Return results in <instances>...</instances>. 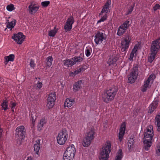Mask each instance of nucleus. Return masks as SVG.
Listing matches in <instances>:
<instances>
[{
    "instance_id": "nucleus-1",
    "label": "nucleus",
    "mask_w": 160,
    "mask_h": 160,
    "mask_svg": "<svg viewBox=\"0 0 160 160\" xmlns=\"http://www.w3.org/2000/svg\"><path fill=\"white\" fill-rule=\"evenodd\" d=\"M152 127L150 126L148 127L144 132L143 142L145 149L148 151L152 144V140L153 136V131Z\"/></svg>"
},
{
    "instance_id": "nucleus-2",
    "label": "nucleus",
    "mask_w": 160,
    "mask_h": 160,
    "mask_svg": "<svg viewBox=\"0 0 160 160\" xmlns=\"http://www.w3.org/2000/svg\"><path fill=\"white\" fill-rule=\"evenodd\" d=\"M118 92V89L115 87L111 88L104 91L102 95L103 101L108 103L114 99Z\"/></svg>"
},
{
    "instance_id": "nucleus-3",
    "label": "nucleus",
    "mask_w": 160,
    "mask_h": 160,
    "mask_svg": "<svg viewBox=\"0 0 160 160\" xmlns=\"http://www.w3.org/2000/svg\"><path fill=\"white\" fill-rule=\"evenodd\" d=\"M111 151V144L109 142H107L103 145L100 151V160H107Z\"/></svg>"
},
{
    "instance_id": "nucleus-4",
    "label": "nucleus",
    "mask_w": 160,
    "mask_h": 160,
    "mask_svg": "<svg viewBox=\"0 0 160 160\" xmlns=\"http://www.w3.org/2000/svg\"><path fill=\"white\" fill-rule=\"evenodd\" d=\"M68 132L65 129H62L58 133L57 137V142L60 145L64 144L68 139Z\"/></svg>"
},
{
    "instance_id": "nucleus-5",
    "label": "nucleus",
    "mask_w": 160,
    "mask_h": 160,
    "mask_svg": "<svg viewBox=\"0 0 160 160\" xmlns=\"http://www.w3.org/2000/svg\"><path fill=\"white\" fill-rule=\"evenodd\" d=\"M95 133L94 131L92 129L87 132L82 142V145L84 147H87L90 144L91 141L94 138Z\"/></svg>"
},
{
    "instance_id": "nucleus-6",
    "label": "nucleus",
    "mask_w": 160,
    "mask_h": 160,
    "mask_svg": "<svg viewBox=\"0 0 160 160\" xmlns=\"http://www.w3.org/2000/svg\"><path fill=\"white\" fill-rule=\"evenodd\" d=\"M131 39L129 36H126L125 38L122 40L121 43L120 48L121 50L123 53H122V56H124L126 54L127 51L128 49L130 44Z\"/></svg>"
},
{
    "instance_id": "nucleus-7",
    "label": "nucleus",
    "mask_w": 160,
    "mask_h": 160,
    "mask_svg": "<svg viewBox=\"0 0 160 160\" xmlns=\"http://www.w3.org/2000/svg\"><path fill=\"white\" fill-rule=\"evenodd\" d=\"M94 41L97 44H100L107 38V35L103 30H99L96 33L94 36Z\"/></svg>"
},
{
    "instance_id": "nucleus-8",
    "label": "nucleus",
    "mask_w": 160,
    "mask_h": 160,
    "mask_svg": "<svg viewBox=\"0 0 160 160\" xmlns=\"http://www.w3.org/2000/svg\"><path fill=\"white\" fill-rule=\"evenodd\" d=\"M138 73V69L137 65L134 66L132 70L128 77V82L130 83H132L135 82L137 79Z\"/></svg>"
},
{
    "instance_id": "nucleus-9",
    "label": "nucleus",
    "mask_w": 160,
    "mask_h": 160,
    "mask_svg": "<svg viewBox=\"0 0 160 160\" xmlns=\"http://www.w3.org/2000/svg\"><path fill=\"white\" fill-rule=\"evenodd\" d=\"M56 100V93L53 92L50 93L49 95L47 100V106L48 108L53 107L55 104Z\"/></svg>"
},
{
    "instance_id": "nucleus-10",
    "label": "nucleus",
    "mask_w": 160,
    "mask_h": 160,
    "mask_svg": "<svg viewBox=\"0 0 160 160\" xmlns=\"http://www.w3.org/2000/svg\"><path fill=\"white\" fill-rule=\"evenodd\" d=\"M160 50V37L156 40L152 41L151 46V52L157 53Z\"/></svg>"
},
{
    "instance_id": "nucleus-11",
    "label": "nucleus",
    "mask_w": 160,
    "mask_h": 160,
    "mask_svg": "<svg viewBox=\"0 0 160 160\" xmlns=\"http://www.w3.org/2000/svg\"><path fill=\"white\" fill-rule=\"evenodd\" d=\"M16 137L19 139L22 140L25 136V129L23 126L18 127L16 129Z\"/></svg>"
},
{
    "instance_id": "nucleus-12",
    "label": "nucleus",
    "mask_w": 160,
    "mask_h": 160,
    "mask_svg": "<svg viewBox=\"0 0 160 160\" xmlns=\"http://www.w3.org/2000/svg\"><path fill=\"white\" fill-rule=\"evenodd\" d=\"M129 21H126L119 27L118 30L117 35L120 36L122 35L128 29L129 25Z\"/></svg>"
},
{
    "instance_id": "nucleus-13",
    "label": "nucleus",
    "mask_w": 160,
    "mask_h": 160,
    "mask_svg": "<svg viewBox=\"0 0 160 160\" xmlns=\"http://www.w3.org/2000/svg\"><path fill=\"white\" fill-rule=\"evenodd\" d=\"M153 77V75L151 74L148 78L144 81V84L142 87V92H146L148 88H150L151 86V82L152 81V78Z\"/></svg>"
},
{
    "instance_id": "nucleus-14",
    "label": "nucleus",
    "mask_w": 160,
    "mask_h": 160,
    "mask_svg": "<svg viewBox=\"0 0 160 160\" xmlns=\"http://www.w3.org/2000/svg\"><path fill=\"white\" fill-rule=\"evenodd\" d=\"M12 38L18 44H21L23 42L25 38V36L22 33L19 32L17 34H14Z\"/></svg>"
},
{
    "instance_id": "nucleus-15",
    "label": "nucleus",
    "mask_w": 160,
    "mask_h": 160,
    "mask_svg": "<svg viewBox=\"0 0 160 160\" xmlns=\"http://www.w3.org/2000/svg\"><path fill=\"white\" fill-rule=\"evenodd\" d=\"M74 20L72 16H71L68 18L64 27L65 31L66 32L70 31L71 30L72 25L74 23Z\"/></svg>"
},
{
    "instance_id": "nucleus-16",
    "label": "nucleus",
    "mask_w": 160,
    "mask_h": 160,
    "mask_svg": "<svg viewBox=\"0 0 160 160\" xmlns=\"http://www.w3.org/2000/svg\"><path fill=\"white\" fill-rule=\"evenodd\" d=\"M76 152V148L74 145L72 144L67 148V150L64 153L71 156V158H74Z\"/></svg>"
},
{
    "instance_id": "nucleus-17",
    "label": "nucleus",
    "mask_w": 160,
    "mask_h": 160,
    "mask_svg": "<svg viewBox=\"0 0 160 160\" xmlns=\"http://www.w3.org/2000/svg\"><path fill=\"white\" fill-rule=\"evenodd\" d=\"M111 4V0H108L104 6L101 12L100 13L99 15H102V14L104 13L105 14H106L109 11V8Z\"/></svg>"
},
{
    "instance_id": "nucleus-18",
    "label": "nucleus",
    "mask_w": 160,
    "mask_h": 160,
    "mask_svg": "<svg viewBox=\"0 0 160 160\" xmlns=\"http://www.w3.org/2000/svg\"><path fill=\"white\" fill-rule=\"evenodd\" d=\"M126 129V125L125 122H123L121 125L119 129L118 135V138L120 141L122 140L123 135L125 133Z\"/></svg>"
},
{
    "instance_id": "nucleus-19",
    "label": "nucleus",
    "mask_w": 160,
    "mask_h": 160,
    "mask_svg": "<svg viewBox=\"0 0 160 160\" xmlns=\"http://www.w3.org/2000/svg\"><path fill=\"white\" fill-rule=\"evenodd\" d=\"M117 61V58L113 56H110L109 58L107 61V64L109 66V68L111 69L112 66L115 64Z\"/></svg>"
},
{
    "instance_id": "nucleus-20",
    "label": "nucleus",
    "mask_w": 160,
    "mask_h": 160,
    "mask_svg": "<svg viewBox=\"0 0 160 160\" xmlns=\"http://www.w3.org/2000/svg\"><path fill=\"white\" fill-rule=\"evenodd\" d=\"M158 105V101L157 100L154 101L151 103L148 108V113H152L156 109Z\"/></svg>"
},
{
    "instance_id": "nucleus-21",
    "label": "nucleus",
    "mask_w": 160,
    "mask_h": 160,
    "mask_svg": "<svg viewBox=\"0 0 160 160\" xmlns=\"http://www.w3.org/2000/svg\"><path fill=\"white\" fill-rule=\"evenodd\" d=\"M39 7L35 4L31 3L28 7V10L30 13L33 14L37 12L39 9Z\"/></svg>"
},
{
    "instance_id": "nucleus-22",
    "label": "nucleus",
    "mask_w": 160,
    "mask_h": 160,
    "mask_svg": "<svg viewBox=\"0 0 160 160\" xmlns=\"http://www.w3.org/2000/svg\"><path fill=\"white\" fill-rule=\"evenodd\" d=\"M75 102V99H72L71 98L66 99L64 102V107L68 108L72 106Z\"/></svg>"
},
{
    "instance_id": "nucleus-23",
    "label": "nucleus",
    "mask_w": 160,
    "mask_h": 160,
    "mask_svg": "<svg viewBox=\"0 0 160 160\" xmlns=\"http://www.w3.org/2000/svg\"><path fill=\"white\" fill-rule=\"evenodd\" d=\"M83 84V82L82 80H79L75 83L73 87V89L74 92L79 90L82 88V86Z\"/></svg>"
},
{
    "instance_id": "nucleus-24",
    "label": "nucleus",
    "mask_w": 160,
    "mask_h": 160,
    "mask_svg": "<svg viewBox=\"0 0 160 160\" xmlns=\"http://www.w3.org/2000/svg\"><path fill=\"white\" fill-rule=\"evenodd\" d=\"M64 65L66 67H71L74 65L72 58L63 61Z\"/></svg>"
},
{
    "instance_id": "nucleus-25",
    "label": "nucleus",
    "mask_w": 160,
    "mask_h": 160,
    "mask_svg": "<svg viewBox=\"0 0 160 160\" xmlns=\"http://www.w3.org/2000/svg\"><path fill=\"white\" fill-rule=\"evenodd\" d=\"M15 58V56L13 54H11L8 56H5L4 57V59L5 60L4 63L5 64H7L9 62H13Z\"/></svg>"
},
{
    "instance_id": "nucleus-26",
    "label": "nucleus",
    "mask_w": 160,
    "mask_h": 160,
    "mask_svg": "<svg viewBox=\"0 0 160 160\" xmlns=\"http://www.w3.org/2000/svg\"><path fill=\"white\" fill-rule=\"evenodd\" d=\"M155 119V124L158 127V131L159 132L160 131V114L157 115Z\"/></svg>"
},
{
    "instance_id": "nucleus-27",
    "label": "nucleus",
    "mask_w": 160,
    "mask_h": 160,
    "mask_svg": "<svg viewBox=\"0 0 160 160\" xmlns=\"http://www.w3.org/2000/svg\"><path fill=\"white\" fill-rule=\"evenodd\" d=\"M123 156L122 149H119L118 151L114 160H121Z\"/></svg>"
},
{
    "instance_id": "nucleus-28",
    "label": "nucleus",
    "mask_w": 160,
    "mask_h": 160,
    "mask_svg": "<svg viewBox=\"0 0 160 160\" xmlns=\"http://www.w3.org/2000/svg\"><path fill=\"white\" fill-rule=\"evenodd\" d=\"M8 103L7 99L4 100L1 104L2 110L6 111L8 109Z\"/></svg>"
},
{
    "instance_id": "nucleus-29",
    "label": "nucleus",
    "mask_w": 160,
    "mask_h": 160,
    "mask_svg": "<svg viewBox=\"0 0 160 160\" xmlns=\"http://www.w3.org/2000/svg\"><path fill=\"white\" fill-rule=\"evenodd\" d=\"M134 140L133 138H130L128 141V148L129 149H132L134 146Z\"/></svg>"
},
{
    "instance_id": "nucleus-30",
    "label": "nucleus",
    "mask_w": 160,
    "mask_h": 160,
    "mask_svg": "<svg viewBox=\"0 0 160 160\" xmlns=\"http://www.w3.org/2000/svg\"><path fill=\"white\" fill-rule=\"evenodd\" d=\"M74 64L76 63H79L82 62L83 60V58L80 56H75L72 58Z\"/></svg>"
},
{
    "instance_id": "nucleus-31",
    "label": "nucleus",
    "mask_w": 160,
    "mask_h": 160,
    "mask_svg": "<svg viewBox=\"0 0 160 160\" xmlns=\"http://www.w3.org/2000/svg\"><path fill=\"white\" fill-rule=\"evenodd\" d=\"M58 29L55 27L53 30H51L48 32V36L50 37H54L56 35L58 31Z\"/></svg>"
},
{
    "instance_id": "nucleus-32",
    "label": "nucleus",
    "mask_w": 160,
    "mask_h": 160,
    "mask_svg": "<svg viewBox=\"0 0 160 160\" xmlns=\"http://www.w3.org/2000/svg\"><path fill=\"white\" fill-rule=\"evenodd\" d=\"M157 53L156 52L151 51L150 55L148 59V62L150 63L152 62L153 61Z\"/></svg>"
},
{
    "instance_id": "nucleus-33",
    "label": "nucleus",
    "mask_w": 160,
    "mask_h": 160,
    "mask_svg": "<svg viewBox=\"0 0 160 160\" xmlns=\"http://www.w3.org/2000/svg\"><path fill=\"white\" fill-rule=\"evenodd\" d=\"M92 52V48L89 46H88V47H87L86 48L85 51V54L86 56L87 57H89L90 55Z\"/></svg>"
},
{
    "instance_id": "nucleus-34",
    "label": "nucleus",
    "mask_w": 160,
    "mask_h": 160,
    "mask_svg": "<svg viewBox=\"0 0 160 160\" xmlns=\"http://www.w3.org/2000/svg\"><path fill=\"white\" fill-rule=\"evenodd\" d=\"M16 24V20H13L12 21L8 22L7 24V27L8 28H13Z\"/></svg>"
},
{
    "instance_id": "nucleus-35",
    "label": "nucleus",
    "mask_w": 160,
    "mask_h": 160,
    "mask_svg": "<svg viewBox=\"0 0 160 160\" xmlns=\"http://www.w3.org/2000/svg\"><path fill=\"white\" fill-rule=\"evenodd\" d=\"M52 58L51 56L48 57L46 59V64L48 67H50L52 64Z\"/></svg>"
},
{
    "instance_id": "nucleus-36",
    "label": "nucleus",
    "mask_w": 160,
    "mask_h": 160,
    "mask_svg": "<svg viewBox=\"0 0 160 160\" xmlns=\"http://www.w3.org/2000/svg\"><path fill=\"white\" fill-rule=\"evenodd\" d=\"M34 150L37 154H38L40 149V144L37 143H35L34 145Z\"/></svg>"
},
{
    "instance_id": "nucleus-37",
    "label": "nucleus",
    "mask_w": 160,
    "mask_h": 160,
    "mask_svg": "<svg viewBox=\"0 0 160 160\" xmlns=\"http://www.w3.org/2000/svg\"><path fill=\"white\" fill-rule=\"evenodd\" d=\"M16 105V103L13 101H11L9 103V106L11 108L12 112H14V109Z\"/></svg>"
},
{
    "instance_id": "nucleus-38",
    "label": "nucleus",
    "mask_w": 160,
    "mask_h": 160,
    "mask_svg": "<svg viewBox=\"0 0 160 160\" xmlns=\"http://www.w3.org/2000/svg\"><path fill=\"white\" fill-rule=\"evenodd\" d=\"M46 121L44 119L42 118L40 121L38 125V127L39 128H42L43 127L44 125L46 123Z\"/></svg>"
},
{
    "instance_id": "nucleus-39",
    "label": "nucleus",
    "mask_w": 160,
    "mask_h": 160,
    "mask_svg": "<svg viewBox=\"0 0 160 160\" xmlns=\"http://www.w3.org/2000/svg\"><path fill=\"white\" fill-rule=\"evenodd\" d=\"M7 10L9 11H12L14 9V7L13 4H11L7 7Z\"/></svg>"
},
{
    "instance_id": "nucleus-40",
    "label": "nucleus",
    "mask_w": 160,
    "mask_h": 160,
    "mask_svg": "<svg viewBox=\"0 0 160 160\" xmlns=\"http://www.w3.org/2000/svg\"><path fill=\"white\" fill-rule=\"evenodd\" d=\"M74 158H71V156L64 153L63 160H72Z\"/></svg>"
},
{
    "instance_id": "nucleus-41",
    "label": "nucleus",
    "mask_w": 160,
    "mask_h": 160,
    "mask_svg": "<svg viewBox=\"0 0 160 160\" xmlns=\"http://www.w3.org/2000/svg\"><path fill=\"white\" fill-rule=\"evenodd\" d=\"M134 8V6H131L129 7L128 8V10L125 14L126 15L130 14L132 12Z\"/></svg>"
},
{
    "instance_id": "nucleus-42",
    "label": "nucleus",
    "mask_w": 160,
    "mask_h": 160,
    "mask_svg": "<svg viewBox=\"0 0 160 160\" xmlns=\"http://www.w3.org/2000/svg\"><path fill=\"white\" fill-rule=\"evenodd\" d=\"M41 4L42 6L44 7H47L50 4V2L49 1L42 2Z\"/></svg>"
},
{
    "instance_id": "nucleus-43",
    "label": "nucleus",
    "mask_w": 160,
    "mask_h": 160,
    "mask_svg": "<svg viewBox=\"0 0 160 160\" xmlns=\"http://www.w3.org/2000/svg\"><path fill=\"white\" fill-rule=\"evenodd\" d=\"M107 19L106 14H105L103 17H102L97 22V23H100L102 22H103Z\"/></svg>"
},
{
    "instance_id": "nucleus-44",
    "label": "nucleus",
    "mask_w": 160,
    "mask_h": 160,
    "mask_svg": "<svg viewBox=\"0 0 160 160\" xmlns=\"http://www.w3.org/2000/svg\"><path fill=\"white\" fill-rule=\"evenodd\" d=\"M158 149L156 151V154L158 156H160V146H157Z\"/></svg>"
},
{
    "instance_id": "nucleus-45",
    "label": "nucleus",
    "mask_w": 160,
    "mask_h": 160,
    "mask_svg": "<svg viewBox=\"0 0 160 160\" xmlns=\"http://www.w3.org/2000/svg\"><path fill=\"white\" fill-rule=\"evenodd\" d=\"M35 64L34 63V61L32 59H31L30 63V67L32 68L33 69L35 66Z\"/></svg>"
},
{
    "instance_id": "nucleus-46",
    "label": "nucleus",
    "mask_w": 160,
    "mask_h": 160,
    "mask_svg": "<svg viewBox=\"0 0 160 160\" xmlns=\"http://www.w3.org/2000/svg\"><path fill=\"white\" fill-rule=\"evenodd\" d=\"M160 8V5L158 4H156L153 8V9L154 11L159 9Z\"/></svg>"
},
{
    "instance_id": "nucleus-47",
    "label": "nucleus",
    "mask_w": 160,
    "mask_h": 160,
    "mask_svg": "<svg viewBox=\"0 0 160 160\" xmlns=\"http://www.w3.org/2000/svg\"><path fill=\"white\" fill-rule=\"evenodd\" d=\"M42 86V82H38L37 84V88L38 89L41 88Z\"/></svg>"
},
{
    "instance_id": "nucleus-48",
    "label": "nucleus",
    "mask_w": 160,
    "mask_h": 160,
    "mask_svg": "<svg viewBox=\"0 0 160 160\" xmlns=\"http://www.w3.org/2000/svg\"><path fill=\"white\" fill-rule=\"evenodd\" d=\"M134 54L131 53L129 58V59L130 61H132V59L134 57Z\"/></svg>"
},
{
    "instance_id": "nucleus-49",
    "label": "nucleus",
    "mask_w": 160,
    "mask_h": 160,
    "mask_svg": "<svg viewBox=\"0 0 160 160\" xmlns=\"http://www.w3.org/2000/svg\"><path fill=\"white\" fill-rule=\"evenodd\" d=\"M80 72H79V70L78 69H77L76 70L74 71L73 72H72V73L74 75H76L79 73Z\"/></svg>"
},
{
    "instance_id": "nucleus-50",
    "label": "nucleus",
    "mask_w": 160,
    "mask_h": 160,
    "mask_svg": "<svg viewBox=\"0 0 160 160\" xmlns=\"http://www.w3.org/2000/svg\"><path fill=\"white\" fill-rule=\"evenodd\" d=\"M137 51V50L136 49H133L131 52V53H132L134 54L136 53V52Z\"/></svg>"
},
{
    "instance_id": "nucleus-51",
    "label": "nucleus",
    "mask_w": 160,
    "mask_h": 160,
    "mask_svg": "<svg viewBox=\"0 0 160 160\" xmlns=\"http://www.w3.org/2000/svg\"><path fill=\"white\" fill-rule=\"evenodd\" d=\"M31 121L35 120L36 118H34L33 116H32V115L31 116Z\"/></svg>"
},
{
    "instance_id": "nucleus-52",
    "label": "nucleus",
    "mask_w": 160,
    "mask_h": 160,
    "mask_svg": "<svg viewBox=\"0 0 160 160\" xmlns=\"http://www.w3.org/2000/svg\"><path fill=\"white\" fill-rule=\"evenodd\" d=\"M83 68L82 67L78 69L79 70V72H80L83 70Z\"/></svg>"
},
{
    "instance_id": "nucleus-53",
    "label": "nucleus",
    "mask_w": 160,
    "mask_h": 160,
    "mask_svg": "<svg viewBox=\"0 0 160 160\" xmlns=\"http://www.w3.org/2000/svg\"><path fill=\"white\" fill-rule=\"evenodd\" d=\"M32 158L30 156L28 157L26 160H32Z\"/></svg>"
},
{
    "instance_id": "nucleus-54",
    "label": "nucleus",
    "mask_w": 160,
    "mask_h": 160,
    "mask_svg": "<svg viewBox=\"0 0 160 160\" xmlns=\"http://www.w3.org/2000/svg\"><path fill=\"white\" fill-rule=\"evenodd\" d=\"M35 120H33V121H32V126H34L35 124Z\"/></svg>"
},
{
    "instance_id": "nucleus-55",
    "label": "nucleus",
    "mask_w": 160,
    "mask_h": 160,
    "mask_svg": "<svg viewBox=\"0 0 160 160\" xmlns=\"http://www.w3.org/2000/svg\"><path fill=\"white\" fill-rule=\"evenodd\" d=\"M138 46L137 45H135L134 46L133 49H136V50H137V49H138Z\"/></svg>"
},
{
    "instance_id": "nucleus-56",
    "label": "nucleus",
    "mask_w": 160,
    "mask_h": 160,
    "mask_svg": "<svg viewBox=\"0 0 160 160\" xmlns=\"http://www.w3.org/2000/svg\"><path fill=\"white\" fill-rule=\"evenodd\" d=\"M37 141H36L37 143V142H38V143L39 144L40 142V139H38L37 140Z\"/></svg>"
}]
</instances>
